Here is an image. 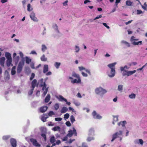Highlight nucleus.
<instances>
[{
	"mask_svg": "<svg viewBox=\"0 0 147 147\" xmlns=\"http://www.w3.org/2000/svg\"><path fill=\"white\" fill-rule=\"evenodd\" d=\"M95 94L101 97H103L104 95L107 92V90L101 86L96 88L94 90Z\"/></svg>",
	"mask_w": 147,
	"mask_h": 147,
	"instance_id": "1",
	"label": "nucleus"
},
{
	"mask_svg": "<svg viewBox=\"0 0 147 147\" xmlns=\"http://www.w3.org/2000/svg\"><path fill=\"white\" fill-rule=\"evenodd\" d=\"M38 84L40 86L42 87V90L43 91L42 96H45L47 94L48 90V88L47 87V85L45 81H43V79H41L38 82Z\"/></svg>",
	"mask_w": 147,
	"mask_h": 147,
	"instance_id": "2",
	"label": "nucleus"
},
{
	"mask_svg": "<svg viewBox=\"0 0 147 147\" xmlns=\"http://www.w3.org/2000/svg\"><path fill=\"white\" fill-rule=\"evenodd\" d=\"M123 133V131L119 130L114 134L112 135V138L111 140V142H113L117 138H119L120 141H121L122 138V136Z\"/></svg>",
	"mask_w": 147,
	"mask_h": 147,
	"instance_id": "3",
	"label": "nucleus"
},
{
	"mask_svg": "<svg viewBox=\"0 0 147 147\" xmlns=\"http://www.w3.org/2000/svg\"><path fill=\"white\" fill-rule=\"evenodd\" d=\"M77 132L76 129L74 127L73 128V130H70L69 131V133L67 136L65 137L63 139V141H67V136L69 137L72 136L73 134L75 136H77Z\"/></svg>",
	"mask_w": 147,
	"mask_h": 147,
	"instance_id": "4",
	"label": "nucleus"
},
{
	"mask_svg": "<svg viewBox=\"0 0 147 147\" xmlns=\"http://www.w3.org/2000/svg\"><path fill=\"white\" fill-rule=\"evenodd\" d=\"M136 37H131L130 41L131 43L134 45H138L142 44V41H138V39L135 38Z\"/></svg>",
	"mask_w": 147,
	"mask_h": 147,
	"instance_id": "5",
	"label": "nucleus"
},
{
	"mask_svg": "<svg viewBox=\"0 0 147 147\" xmlns=\"http://www.w3.org/2000/svg\"><path fill=\"white\" fill-rule=\"evenodd\" d=\"M24 63V61H22L19 62L17 67V72L18 73H20L23 67Z\"/></svg>",
	"mask_w": 147,
	"mask_h": 147,
	"instance_id": "6",
	"label": "nucleus"
},
{
	"mask_svg": "<svg viewBox=\"0 0 147 147\" xmlns=\"http://www.w3.org/2000/svg\"><path fill=\"white\" fill-rule=\"evenodd\" d=\"M92 114L94 118L95 119H100L102 118V117L97 113L95 111H93Z\"/></svg>",
	"mask_w": 147,
	"mask_h": 147,
	"instance_id": "7",
	"label": "nucleus"
},
{
	"mask_svg": "<svg viewBox=\"0 0 147 147\" xmlns=\"http://www.w3.org/2000/svg\"><path fill=\"white\" fill-rule=\"evenodd\" d=\"M78 68L79 71H82L83 70H84L87 73H88L90 75L91 74L90 71V70L85 68V67L82 66H79L78 67Z\"/></svg>",
	"mask_w": 147,
	"mask_h": 147,
	"instance_id": "8",
	"label": "nucleus"
},
{
	"mask_svg": "<svg viewBox=\"0 0 147 147\" xmlns=\"http://www.w3.org/2000/svg\"><path fill=\"white\" fill-rule=\"evenodd\" d=\"M108 76L110 78L113 77L115 75V70L110 69V71L107 72Z\"/></svg>",
	"mask_w": 147,
	"mask_h": 147,
	"instance_id": "9",
	"label": "nucleus"
},
{
	"mask_svg": "<svg viewBox=\"0 0 147 147\" xmlns=\"http://www.w3.org/2000/svg\"><path fill=\"white\" fill-rule=\"evenodd\" d=\"M121 43L122 45L125 46L126 48L129 47L131 46V44L129 43L124 40H121Z\"/></svg>",
	"mask_w": 147,
	"mask_h": 147,
	"instance_id": "10",
	"label": "nucleus"
},
{
	"mask_svg": "<svg viewBox=\"0 0 147 147\" xmlns=\"http://www.w3.org/2000/svg\"><path fill=\"white\" fill-rule=\"evenodd\" d=\"M30 140V141L34 145L38 147L40 146V144L38 143L36 139L33 138H31Z\"/></svg>",
	"mask_w": 147,
	"mask_h": 147,
	"instance_id": "11",
	"label": "nucleus"
},
{
	"mask_svg": "<svg viewBox=\"0 0 147 147\" xmlns=\"http://www.w3.org/2000/svg\"><path fill=\"white\" fill-rule=\"evenodd\" d=\"M16 54L14 53L13 55V57L14 61L16 64H17L20 59V57L19 56H16Z\"/></svg>",
	"mask_w": 147,
	"mask_h": 147,
	"instance_id": "12",
	"label": "nucleus"
},
{
	"mask_svg": "<svg viewBox=\"0 0 147 147\" xmlns=\"http://www.w3.org/2000/svg\"><path fill=\"white\" fill-rule=\"evenodd\" d=\"M30 17L31 19L34 21L37 22L38 20L37 18L35 17V13L34 12H32L30 15Z\"/></svg>",
	"mask_w": 147,
	"mask_h": 147,
	"instance_id": "13",
	"label": "nucleus"
},
{
	"mask_svg": "<svg viewBox=\"0 0 147 147\" xmlns=\"http://www.w3.org/2000/svg\"><path fill=\"white\" fill-rule=\"evenodd\" d=\"M134 143L136 144H140L142 145L143 144V141L142 139H136L134 141Z\"/></svg>",
	"mask_w": 147,
	"mask_h": 147,
	"instance_id": "14",
	"label": "nucleus"
},
{
	"mask_svg": "<svg viewBox=\"0 0 147 147\" xmlns=\"http://www.w3.org/2000/svg\"><path fill=\"white\" fill-rule=\"evenodd\" d=\"M117 64L116 62H114L112 63H110L108 64L107 66L110 69L112 70H115V66Z\"/></svg>",
	"mask_w": 147,
	"mask_h": 147,
	"instance_id": "15",
	"label": "nucleus"
},
{
	"mask_svg": "<svg viewBox=\"0 0 147 147\" xmlns=\"http://www.w3.org/2000/svg\"><path fill=\"white\" fill-rule=\"evenodd\" d=\"M81 78L78 79V80L76 79H74L72 80L71 81V82L73 84L75 83L77 84H80L81 83Z\"/></svg>",
	"mask_w": 147,
	"mask_h": 147,
	"instance_id": "16",
	"label": "nucleus"
},
{
	"mask_svg": "<svg viewBox=\"0 0 147 147\" xmlns=\"http://www.w3.org/2000/svg\"><path fill=\"white\" fill-rule=\"evenodd\" d=\"M113 121H112V124L114 125L115 124V122L118 121V117L119 116L117 115H113Z\"/></svg>",
	"mask_w": 147,
	"mask_h": 147,
	"instance_id": "17",
	"label": "nucleus"
},
{
	"mask_svg": "<svg viewBox=\"0 0 147 147\" xmlns=\"http://www.w3.org/2000/svg\"><path fill=\"white\" fill-rule=\"evenodd\" d=\"M57 98L60 101H67V99L64 98L62 96L59 95L56 96Z\"/></svg>",
	"mask_w": 147,
	"mask_h": 147,
	"instance_id": "18",
	"label": "nucleus"
},
{
	"mask_svg": "<svg viewBox=\"0 0 147 147\" xmlns=\"http://www.w3.org/2000/svg\"><path fill=\"white\" fill-rule=\"evenodd\" d=\"M10 142L12 147H16V142L15 139L11 138L10 140Z\"/></svg>",
	"mask_w": 147,
	"mask_h": 147,
	"instance_id": "19",
	"label": "nucleus"
},
{
	"mask_svg": "<svg viewBox=\"0 0 147 147\" xmlns=\"http://www.w3.org/2000/svg\"><path fill=\"white\" fill-rule=\"evenodd\" d=\"M88 135L89 136H93L95 135L94 130V128H91L89 129V130Z\"/></svg>",
	"mask_w": 147,
	"mask_h": 147,
	"instance_id": "20",
	"label": "nucleus"
},
{
	"mask_svg": "<svg viewBox=\"0 0 147 147\" xmlns=\"http://www.w3.org/2000/svg\"><path fill=\"white\" fill-rule=\"evenodd\" d=\"M48 116L47 114H45L41 116V119L43 122H45L46 121V119L48 118Z\"/></svg>",
	"mask_w": 147,
	"mask_h": 147,
	"instance_id": "21",
	"label": "nucleus"
},
{
	"mask_svg": "<svg viewBox=\"0 0 147 147\" xmlns=\"http://www.w3.org/2000/svg\"><path fill=\"white\" fill-rule=\"evenodd\" d=\"M49 70L48 65H47L45 64L44 65L43 68V73L44 74L47 72Z\"/></svg>",
	"mask_w": 147,
	"mask_h": 147,
	"instance_id": "22",
	"label": "nucleus"
},
{
	"mask_svg": "<svg viewBox=\"0 0 147 147\" xmlns=\"http://www.w3.org/2000/svg\"><path fill=\"white\" fill-rule=\"evenodd\" d=\"M126 124V121H121L118 123L117 125L119 126H120L121 125L123 127H124Z\"/></svg>",
	"mask_w": 147,
	"mask_h": 147,
	"instance_id": "23",
	"label": "nucleus"
},
{
	"mask_svg": "<svg viewBox=\"0 0 147 147\" xmlns=\"http://www.w3.org/2000/svg\"><path fill=\"white\" fill-rule=\"evenodd\" d=\"M47 106H45L42 107L40 108V111L42 113H43L47 111Z\"/></svg>",
	"mask_w": 147,
	"mask_h": 147,
	"instance_id": "24",
	"label": "nucleus"
},
{
	"mask_svg": "<svg viewBox=\"0 0 147 147\" xmlns=\"http://www.w3.org/2000/svg\"><path fill=\"white\" fill-rule=\"evenodd\" d=\"M41 49L43 52H44L47 49V48L45 45L42 44L41 45Z\"/></svg>",
	"mask_w": 147,
	"mask_h": 147,
	"instance_id": "25",
	"label": "nucleus"
},
{
	"mask_svg": "<svg viewBox=\"0 0 147 147\" xmlns=\"http://www.w3.org/2000/svg\"><path fill=\"white\" fill-rule=\"evenodd\" d=\"M16 66H13L11 69V74L12 75H14L16 73Z\"/></svg>",
	"mask_w": 147,
	"mask_h": 147,
	"instance_id": "26",
	"label": "nucleus"
},
{
	"mask_svg": "<svg viewBox=\"0 0 147 147\" xmlns=\"http://www.w3.org/2000/svg\"><path fill=\"white\" fill-rule=\"evenodd\" d=\"M12 61V59H7V66L9 67L11 65L13 66V65L11 64Z\"/></svg>",
	"mask_w": 147,
	"mask_h": 147,
	"instance_id": "27",
	"label": "nucleus"
},
{
	"mask_svg": "<svg viewBox=\"0 0 147 147\" xmlns=\"http://www.w3.org/2000/svg\"><path fill=\"white\" fill-rule=\"evenodd\" d=\"M53 28L54 30L57 33H59V31L58 29V26L57 24H55L53 26Z\"/></svg>",
	"mask_w": 147,
	"mask_h": 147,
	"instance_id": "28",
	"label": "nucleus"
},
{
	"mask_svg": "<svg viewBox=\"0 0 147 147\" xmlns=\"http://www.w3.org/2000/svg\"><path fill=\"white\" fill-rule=\"evenodd\" d=\"M5 60V58L4 57H2L0 60V63L1 65L2 66H4V63Z\"/></svg>",
	"mask_w": 147,
	"mask_h": 147,
	"instance_id": "29",
	"label": "nucleus"
},
{
	"mask_svg": "<svg viewBox=\"0 0 147 147\" xmlns=\"http://www.w3.org/2000/svg\"><path fill=\"white\" fill-rule=\"evenodd\" d=\"M51 96L49 94H48L45 99V102L47 103L50 100Z\"/></svg>",
	"mask_w": 147,
	"mask_h": 147,
	"instance_id": "30",
	"label": "nucleus"
},
{
	"mask_svg": "<svg viewBox=\"0 0 147 147\" xmlns=\"http://www.w3.org/2000/svg\"><path fill=\"white\" fill-rule=\"evenodd\" d=\"M37 83V81L36 80L34 79L32 82V88H34L35 87Z\"/></svg>",
	"mask_w": 147,
	"mask_h": 147,
	"instance_id": "31",
	"label": "nucleus"
},
{
	"mask_svg": "<svg viewBox=\"0 0 147 147\" xmlns=\"http://www.w3.org/2000/svg\"><path fill=\"white\" fill-rule=\"evenodd\" d=\"M68 110V109L66 107H63L62 108L61 112L62 113H66Z\"/></svg>",
	"mask_w": 147,
	"mask_h": 147,
	"instance_id": "32",
	"label": "nucleus"
},
{
	"mask_svg": "<svg viewBox=\"0 0 147 147\" xmlns=\"http://www.w3.org/2000/svg\"><path fill=\"white\" fill-rule=\"evenodd\" d=\"M72 76L78 79L81 78L79 74H77L76 73L74 72L72 73Z\"/></svg>",
	"mask_w": 147,
	"mask_h": 147,
	"instance_id": "33",
	"label": "nucleus"
},
{
	"mask_svg": "<svg viewBox=\"0 0 147 147\" xmlns=\"http://www.w3.org/2000/svg\"><path fill=\"white\" fill-rule=\"evenodd\" d=\"M136 71V70H134L132 71H127L128 76H129L131 75H132L133 74L135 73Z\"/></svg>",
	"mask_w": 147,
	"mask_h": 147,
	"instance_id": "34",
	"label": "nucleus"
},
{
	"mask_svg": "<svg viewBox=\"0 0 147 147\" xmlns=\"http://www.w3.org/2000/svg\"><path fill=\"white\" fill-rule=\"evenodd\" d=\"M52 130L54 131H59L61 130V128L59 126H55L52 128Z\"/></svg>",
	"mask_w": 147,
	"mask_h": 147,
	"instance_id": "35",
	"label": "nucleus"
},
{
	"mask_svg": "<svg viewBox=\"0 0 147 147\" xmlns=\"http://www.w3.org/2000/svg\"><path fill=\"white\" fill-rule=\"evenodd\" d=\"M5 57L7 59H12L11 57V54L8 52H6L5 54Z\"/></svg>",
	"mask_w": 147,
	"mask_h": 147,
	"instance_id": "36",
	"label": "nucleus"
},
{
	"mask_svg": "<svg viewBox=\"0 0 147 147\" xmlns=\"http://www.w3.org/2000/svg\"><path fill=\"white\" fill-rule=\"evenodd\" d=\"M129 67H128L127 65H125L124 67H120V69L121 71H126L125 69H129Z\"/></svg>",
	"mask_w": 147,
	"mask_h": 147,
	"instance_id": "37",
	"label": "nucleus"
},
{
	"mask_svg": "<svg viewBox=\"0 0 147 147\" xmlns=\"http://www.w3.org/2000/svg\"><path fill=\"white\" fill-rule=\"evenodd\" d=\"M40 59L42 61H46L47 60V58L46 57L44 54H43L41 57Z\"/></svg>",
	"mask_w": 147,
	"mask_h": 147,
	"instance_id": "38",
	"label": "nucleus"
},
{
	"mask_svg": "<svg viewBox=\"0 0 147 147\" xmlns=\"http://www.w3.org/2000/svg\"><path fill=\"white\" fill-rule=\"evenodd\" d=\"M80 49L78 46L76 45L74 47L75 53H78L80 51Z\"/></svg>",
	"mask_w": 147,
	"mask_h": 147,
	"instance_id": "39",
	"label": "nucleus"
},
{
	"mask_svg": "<svg viewBox=\"0 0 147 147\" xmlns=\"http://www.w3.org/2000/svg\"><path fill=\"white\" fill-rule=\"evenodd\" d=\"M123 85H119L118 86L117 90L120 92H122L123 90Z\"/></svg>",
	"mask_w": 147,
	"mask_h": 147,
	"instance_id": "40",
	"label": "nucleus"
},
{
	"mask_svg": "<svg viewBox=\"0 0 147 147\" xmlns=\"http://www.w3.org/2000/svg\"><path fill=\"white\" fill-rule=\"evenodd\" d=\"M61 63L60 62H56L54 63V66L57 68L58 69Z\"/></svg>",
	"mask_w": 147,
	"mask_h": 147,
	"instance_id": "41",
	"label": "nucleus"
},
{
	"mask_svg": "<svg viewBox=\"0 0 147 147\" xmlns=\"http://www.w3.org/2000/svg\"><path fill=\"white\" fill-rule=\"evenodd\" d=\"M136 95L134 93H131L129 95V97L131 99H134L136 98Z\"/></svg>",
	"mask_w": 147,
	"mask_h": 147,
	"instance_id": "42",
	"label": "nucleus"
},
{
	"mask_svg": "<svg viewBox=\"0 0 147 147\" xmlns=\"http://www.w3.org/2000/svg\"><path fill=\"white\" fill-rule=\"evenodd\" d=\"M32 9L33 8L32 7L30 3L28 4L27 5V10L30 11L32 10Z\"/></svg>",
	"mask_w": 147,
	"mask_h": 147,
	"instance_id": "43",
	"label": "nucleus"
},
{
	"mask_svg": "<svg viewBox=\"0 0 147 147\" xmlns=\"http://www.w3.org/2000/svg\"><path fill=\"white\" fill-rule=\"evenodd\" d=\"M94 140V138L93 136L90 137V136L88 137L87 139V141L88 142H90L91 141Z\"/></svg>",
	"mask_w": 147,
	"mask_h": 147,
	"instance_id": "44",
	"label": "nucleus"
},
{
	"mask_svg": "<svg viewBox=\"0 0 147 147\" xmlns=\"http://www.w3.org/2000/svg\"><path fill=\"white\" fill-rule=\"evenodd\" d=\"M73 103L76 106H79L81 105L80 103L79 102L75 100L73 101Z\"/></svg>",
	"mask_w": 147,
	"mask_h": 147,
	"instance_id": "45",
	"label": "nucleus"
},
{
	"mask_svg": "<svg viewBox=\"0 0 147 147\" xmlns=\"http://www.w3.org/2000/svg\"><path fill=\"white\" fill-rule=\"evenodd\" d=\"M25 58L26 63L27 64H29L31 61V60L28 57H26Z\"/></svg>",
	"mask_w": 147,
	"mask_h": 147,
	"instance_id": "46",
	"label": "nucleus"
},
{
	"mask_svg": "<svg viewBox=\"0 0 147 147\" xmlns=\"http://www.w3.org/2000/svg\"><path fill=\"white\" fill-rule=\"evenodd\" d=\"M50 142L52 144H53L55 143L54 142H55V140L54 136H52L50 139Z\"/></svg>",
	"mask_w": 147,
	"mask_h": 147,
	"instance_id": "47",
	"label": "nucleus"
},
{
	"mask_svg": "<svg viewBox=\"0 0 147 147\" xmlns=\"http://www.w3.org/2000/svg\"><path fill=\"white\" fill-rule=\"evenodd\" d=\"M69 113H66L64 115V119L66 120L69 117Z\"/></svg>",
	"mask_w": 147,
	"mask_h": 147,
	"instance_id": "48",
	"label": "nucleus"
},
{
	"mask_svg": "<svg viewBox=\"0 0 147 147\" xmlns=\"http://www.w3.org/2000/svg\"><path fill=\"white\" fill-rule=\"evenodd\" d=\"M10 137L9 135L4 136L3 137V139L4 140H7Z\"/></svg>",
	"mask_w": 147,
	"mask_h": 147,
	"instance_id": "49",
	"label": "nucleus"
},
{
	"mask_svg": "<svg viewBox=\"0 0 147 147\" xmlns=\"http://www.w3.org/2000/svg\"><path fill=\"white\" fill-rule=\"evenodd\" d=\"M70 119L72 123H73L76 121L74 117L72 115L71 116Z\"/></svg>",
	"mask_w": 147,
	"mask_h": 147,
	"instance_id": "50",
	"label": "nucleus"
},
{
	"mask_svg": "<svg viewBox=\"0 0 147 147\" xmlns=\"http://www.w3.org/2000/svg\"><path fill=\"white\" fill-rule=\"evenodd\" d=\"M55 110H57L59 108V105L58 103H56L54 106Z\"/></svg>",
	"mask_w": 147,
	"mask_h": 147,
	"instance_id": "51",
	"label": "nucleus"
},
{
	"mask_svg": "<svg viewBox=\"0 0 147 147\" xmlns=\"http://www.w3.org/2000/svg\"><path fill=\"white\" fill-rule=\"evenodd\" d=\"M126 5L128 6H131L132 4V2L130 1L127 0L126 2Z\"/></svg>",
	"mask_w": 147,
	"mask_h": 147,
	"instance_id": "52",
	"label": "nucleus"
},
{
	"mask_svg": "<svg viewBox=\"0 0 147 147\" xmlns=\"http://www.w3.org/2000/svg\"><path fill=\"white\" fill-rule=\"evenodd\" d=\"M61 143V141L60 140H58L56 142V143H54L52 145L51 147H52L54 146H55L56 144L59 145Z\"/></svg>",
	"mask_w": 147,
	"mask_h": 147,
	"instance_id": "53",
	"label": "nucleus"
},
{
	"mask_svg": "<svg viewBox=\"0 0 147 147\" xmlns=\"http://www.w3.org/2000/svg\"><path fill=\"white\" fill-rule=\"evenodd\" d=\"M123 72L122 73V75L123 76H128L127 71H123Z\"/></svg>",
	"mask_w": 147,
	"mask_h": 147,
	"instance_id": "54",
	"label": "nucleus"
},
{
	"mask_svg": "<svg viewBox=\"0 0 147 147\" xmlns=\"http://www.w3.org/2000/svg\"><path fill=\"white\" fill-rule=\"evenodd\" d=\"M34 89V88H32L28 92V95H30L32 94Z\"/></svg>",
	"mask_w": 147,
	"mask_h": 147,
	"instance_id": "55",
	"label": "nucleus"
},
{
	"mask_svg": "<svg viewBox=\"0 0 147 147\" xmlns=\"http://www.w3.org/2000/svg\"><path fill=\"white\" fill-rule=\"evenodd\" d=\"M81 74L82 76L84 77H86L88 76V75L87 74L84 72L83 71H82Z\"/></svg>",
	"mask_w": 147,
	"mask_h": 147,
	"instance_id": "56",
	"label": "nucleus"
},
{
	"mask_svg": "<svg viewBox=\"0 0 147 147\" xmlns=\"http://www.w3.org/2000/svg\"><path fill=\"white\" fill-rule=\"evenodd\" d=\"M62 119L60 117L55 118V120L56 121H60L62 120Z\"/></svg>",
	"mask_w": 147,
	"mask_h": 147,
	"instance_id": "57",
	"label": "nucleus"
},
{
	"mask_svg": "<svg viewBox=\"0 0 147 147\" xmlns=\"http://www.w3.org/2000/svg\"><path fill=\"white\" fill-rule=\"evenodd\" d=\"M54 114H55L54 112L52 111H50L48 113L49 115L50 116H52L54 115Z\"/></svg>",
	"mask_w": 147,
	"mask_h": 147,
	"instance_id": "58",
	"label": "nucleus"
},
{
	"mask_svg": "<svg viewBox=\"0 0 147 147\" xmlns=\"http://www.w3.org/2000/svg\"><path fill=\"white\" fill-rule=\"evenodd\" d=\"M146 65H147V63L144 65H143L141 68L138 69H137V71H138L139 70H142V69Z\"/></svg>",
	"mask_w": 147,
	"mask_h": 147,
	"instance_id": "59",
	"label": "nucleus"
},
{
	"mask_svg": "<svg viewBox=\"0 0 147 147\" xmlns=\"http://www.w3.org/2000/svg\"><path fill=\"white\" fill-rule=\"evenodd\" d=\"M75 140V139H70L69 140V141H66V143H69V144H71V143L73 142Z\"/></svg>",
	"mask_w": 147,
	"mask_h": 147,
	"instance_id": "60",
	"label": "nucleus"
},
{
	"mask_svg": "<svg viewBox=\"0 0 147 147\" xmlns=\"http://www.w3.org/2000/svg\"><path fill=\"white\" fill-rule=\"evenodd\" d=\"M34 76H35V74L33 73H32L31 74V76L30 78V80H32L33 79V78H34Z\"/></svg>",
	"mask_w": 147,
	"mask_h": 147,
	"instance_id": "61",
	"label": "nucleus"
},
{
	"mask_svg": "<svg viewBox=\"0 0 147 147\" xmlns=\"http://www.w3.org/2000/svg\"><path fill=\"white\" fill-rule=\"evenodd\" d=\"M66 125L67 126L69 127L71 125V124L69 121H67L65 123Z\"/></svg>",
	"mask_w": 147,
	"mask_h": 147,
	"instance_id": "62",
	"label": "nucleus"
},
{
	"mask_svg": "<svg viewBox=\"0 0 147 147\" xmlns=\"http://www.w3.org/2000/svg\"><path fill=\"white\" fill-rule=\"evenodd\" d=\"M41 136L43 137L45 140V141H46V135L45 134H41Z\"/></svg>",
	"mask_w": 147,
	"mask_h": 147,
	"instance_id": "63",
	"label": "nucleus"
},
{
	"mask_svg": "<svg viewBox=\"0 0 147 147\" xmlns=\"http://www.w3.org/2000/svg\"><path fill=\"white\" fill-rule=\"evenodd\" d=\"M137 14H141L142 13V11L141 10H137Z\"/></svg>",
	"mask_w": 147,
	"mask_h": 147,
	"instance_id": "64",
	"label": "nucleus"
}]
</instances>
